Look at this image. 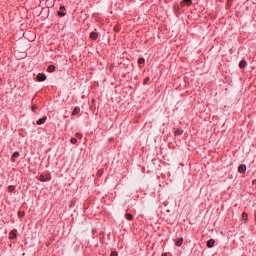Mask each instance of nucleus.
Returning <instances> with one entry per match:
<instances>
[{
	"instance_id": "1",
	"label": "nucleus",
	"mask_w": 256,
	"mask_h": 256,
	"mask_svg": "<svg viewBox=\"0 0 256 256\" xmlns=\"http://www.w3.org/2000/svg\"><path fill=\"white\" fill-rule=\"evenodd\" d=\"M57 14L59 15V17H65L66 13H65V6H60Z\"/></svg>"
},
{
	"instance_id": "2",
	"label": "nucleus",
	"mask_w": 256,
	"mask_h": 256,
	"mask_svg": "<svg viewBox=\"0 0 256 256\" xmlns=\"http://www.w3.org/2000/svg\"><path fill=\"white\" fill-rule=\"evenodd\" d=\"M37 81L41 82V81H46L47 80V76L43 73H39L36 77Z\"/></svg>"
},
{
	"instance_id": "3",
	"label": "nucleus",
	"mask_w": 256,
	"mask_h": 256,
	"mask_svg": "<svg viewBox=\"0 0 256 256\" xmlns=\"http://www.w3.org/2000/svg\"><path fill=\"white\" fill-rule=\"evenodd\" d=\"M192 3H193L192 0H182L180 5H181V7H183L184 5H187L189 7L192 5Z\"/></svg>"
},
{
	"instance_id": "4",
	"label": "nucleus",
	"mask_w": 256,
	"mask_h": 256,
	"mask_svg": "<svg viewBox=\"0 0 256 256\" xmlns=\"http://www.w3.org/2000/svg\"><path fill=\"white\" fill-rule=\"evenodd\" d=\"M245 171H247V166L245 164L238 167V173H245Z\"/></svg>"
},
{
	"instance_id": "5",
	"label": "nucleus",
	"mask_w": 256,
	"mask_h": 256,
	"mask_svg": "<svg viewBox=\"0 0 256 256\" xmlns=\"http://www.w3.org/2000/svg\"><path fill=\"white\" fill-rule=\"evenodd\" d=\"M39 179L42 183H45V181H49L51 179V176L41 175Z\"/></svg>"
},
{
	"instance_id": "6",
	"label": "nucleus",
	"mask_w": 256,
	"mask_h": 256,
	"mask_svg": "<svg viewBox=\"0 0 256 256\" xmlns=\"http://www.w3.org/2000/svg\"><path fill=\"white\" fill-rule=\"evenodd\" d=\"M47 121V116H44L43 118H40L37 120V125H43Z\"/></svg>"
},
{
	"instance_id": "7",
	"label": "nucleus",
	"mask_w": 256,
	"mask_h": 256,
	"mask_svg": "<svg viewBox=\"0 0 256 256\" xmlns=\"http://www.w3.org/2000/svg\"><path fill=\"white\" fill-rule=\"evenodd\" d=\"M214 246H215V240L214 239H210V240L207 241V247H209V249H211Z\"/></svg>"
},
{
	"instance_id": "8",
	"label": "nucleus",
	"mask_w": 256,
	"mask_h": 256,
	"mask_svg": "<svg viewBox=\"0 0 256 256\" xmlns=\"http://www.w3.org/2000/svg\"><path fill=\"white\" fill-rule=\"evenodd\" d=\"M17 237V230H12L9 234L10 239H15Z\"/></svg>"
},
{
	"instance_id": "9",
	"label": "nucleus",
	"mask_w": 256,
	"mask_h": 256,
	"mask_svg": "<svg viewBox=\"0 0 256 256\" xmlns=\"http://www.w3.org/2000/svg\"><path fill=\"white\" fill-rule=\"evenodd\" d=\"M175 245H176V247H181V245H183V238H178L175 241Z\"/></svg>"
},
{
	"instance_id": "10",
	"label": "nucleus",
	"mask_w": 256,
	"mask_h": 256,
	"mask_svg": "<svg viewBox=\"0 0 256 256\" xmlns=\"http://www.w3.org/2000/svg\"><path fill=\"white\" fill-rule=\"evenodd\" d=\"M47 71L48 73H55V65H49Z\"/></svg>"
},
{
	"instance_id": "11",
	"label": "nucleus",
	"mask_w": 256,
	"mask_h": 256,
	"mask_svg": "<svg viewBox=\"0 0 256 256\" xmlns=\"http://www.w3.org/2000/svg\"><path fill=\"white\" fill-rule=\"evenodd\" d=\"M81 112V109L79 107H75L74 110L72 111V115H79Z\"/></svg>"
},
{
	"instance_id": "12",
	"label": "nucleus",
	"mask_w": 256,
	"mask_h": 256,
	"mask_svg": "<svg viewBox=\"0 0 256 256\" xmlns=\"http://www.w3.org/2000/svg\"><path fill=\"white\" fill-rule=\"evenodd\" d=\"M97 37H99V34H97V32H92L90 34V38L93 39L94 41L97 39Z\"/></svg>"
},
{
	"instance_id": "13",
	"label": "nucleus",
	"mask_w": 256,
	"mask_h": 256,
	"mask_svg": "<svg viewBox=\"0 0 256 256\" xmlns=\"http://www.w3.org/2000/svg\"><path fill=\"white\" fill-rule=\"evenodd\" d=\"M247 65V62L245 60H242L239 64L240 69H245V66Z\"/></svg>"
},
{
	"instance_id": "14",
	"label": "nucleus",
	"mask_w": 256,
	"mask_h": 256,
	"mask_svg": "<svg viewBox=\"0 0 256 256\" xmlns=\"http://www.w3.org/2000/svg\"><path fill=\"white\" fill-rule=\"evenodd\" d=\"M19 157V152H14L12 155V161L15 162L16 159Z\"/></svg>"
},
{
	"instance_id": "15",
	"label": "nucleus",
	"mask_w": 256,
	"mask_h": 256,
	"mask_svg": "<svg viewBox=\"0 0 256 256\" xmlns=\"http://www.w3.org/2000/svg\"><path fill=\"white\" fill-rule=\"evenodd\" d=\"M125 218L127 219V221H132L133 220V215L130 213L125 214Z\"/></svg>"
},
{
	"instance_id": "16",
	"label": "nucleus",
	"mask_w": 256,
	"mask_h": 256,
	"mask_svg": "<svg viewBox=\"0 0 256 256\" xmlns=\"http://www.w3.org/2000/svg\"><path fill=\"white\" fill-rule=\"evenodd\" d=\"M247 219H248V215L245 212H243L242 213V220L244 221V223L247 222Z\"/></svg>"
},
{
	"instance_id": "17",
	"label": "nucleus",
	"mask_w": 256,
	"mask_h": 256,
	"mask_svg": "<svg viewBox=\"0 0 256 256\" xmlns=\"http://www.w3.org/2000/svg\"><path fill=\"white\" fill-rule=\"evenodd\" d=\"M138 63L139 65H143V63H145V58H139Z\"/></svg>"
},
{
	"instance_id": "18",
	"label": "nucleus",
	"mask_w": 256,
	"mask_h": 256,
	"mask_svg": "<svg viewBox=\"0 0 256 256\" xmlns=\"http://www.w3.org/2000/svg\"><path fill=\"white\" fill-rule=\"evenodd\" d=\"M8 191L12 193V191H15V186H8Z\"/></svg>"
},
{
	"instance_id": "19",
	"label": "nucleus",
	"mask_w": 256,
	"mask_h": 256,
	"mask_svg": "<svg viewBox=\"0 0 256 256\" xmlns=\"http://www.w3.org/2000/svg\"><path fill=\"white\" fill-rule=\"evenodd\" d=\"M175 135H183V130H176Z\"/></svg>"
},
{
	"instance_id": "20",
	"label": "nucleus",
	"mask_w": 256,
	"mask_h": 256,
	"mask_svg": "<svg viewBox=\"0 0 256 256\" xmlns=\"http://www.w3.org/2000/svg\"><path fill=\"white\" fill-rule=\"evenodd\" d=\"M70 141H71L72 145H75L77 143V138H71Z\"/></svg>"
},
{
	"instance_id": "21",
	"label": "nucleus",
	"mask_w": 256,
	"mask_h": 256,
	"mask_svg": "<svg viewBox=\"0 0 256 256\" xmlns=\"http://www.w3.org/2000/svg\"><path fill=\"white\" fill-rule=\"evenodd\" d=\"M76 137H78V139H83V134H81V133H76Z\"/></svg>"
},
{
	"instance_id": "22",
	"label": "nucleus",
	"mask_w": 256,
	"mask_h": 256,
	"mask_svg": "<svg viewBox=\"0 0 256 256\" xmlns=\"http://www.w3.org/2000/svg\"><path fill=\"white\" fill-rule=\"evenodd\" d=\"M18 216H19V217H25V212L19 211V212H18Z\"/></svg>"
},
{
	"instance_id": "23",
	"label": "nucleus",
	"mask_w": 256,
	"mask_h": 256,
	"mask_svg": "<svg viewBox=\"0 0 256 256\" xmlns=\"http://www.w3.org/2000/svg\"><path fill=\"white\" fill-rule=\"evenodd\" d=\"M147 83H149V78L144 79V85H147Z\"/></svg>"
},
{
	"instance_id": "24",
	"label": "nucleus",
	"mask_w": 256,
	"mask_h": 256,
	"mask_svg": "<svg viewBox=\"0 0 256 256\" xmlns=\"http://www.w3.org/2000/svg\"><path fill=\"white\" fill-rule=\"evenodd\" d=\"M110 256H117V252H112Z\"/></svg>"
},
{
	"instance_id": "25",
	"label": "nucleus",
	"mask_w": 256,
	"mask_h": 256,
	"mask_svg": "<svg viewBox=\"0 0 256 256\" xmlns=\"http://www.w3.org/2000/svg\"><path fill=\"white\" fill-rule=\"evenodd\" d=\"M37 109V106H32V111H35Z\"/></svg>"
}]
</instances>
